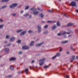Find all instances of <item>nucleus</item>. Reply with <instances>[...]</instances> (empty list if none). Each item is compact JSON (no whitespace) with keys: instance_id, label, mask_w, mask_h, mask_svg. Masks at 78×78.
Here are the masks:
<instances>
[{"instance_id":"41","label":"nucleus","mask_w":78,"mask_h":78,"mask_svg":"<svg viewBox=\"0 0 78 78\" xmlns=\"http://www.w3.org/2000/svg\"><path fill=\"white\" fill-rule=\"evenodd\" d=\"M56 58V56H55L53 57L52 58L53 59H55Z\"/></svg>"},{"instance_id":"33","label":"nucleus","mask_w":78,"mask_h":78,"mask_svg":"<svg viewBox=\"0 0 78 78\" xmlns=\"http://www.w3.org/2000/svg\"><path fill=\"white\" fill-rule=\"evenodd\" d=\"M6 5H5L2 6V9H4V8H6Z\"/></svg>"},{"instance_id":"60","label":"nucleus","mask_w":78,"mask_h":78,"mask_svg":"<svg viewBox=\"0 0 78 78\" xmlns=\"http://www.w3.org/2000/svg\"><path fill=\"white\" fill-rule=\"evenodd\" d=\"M76 12H78V10H76Z\"/></svg>"},{"instance_id":"58","label":"nucleus","mask_w":78,"mask_h":78,"mask_svg":"<svg viewBox=\"0 0 78 78\" xmlns=\"http://www.w3.org/2000/svg\"><path fill=\"white\" fill-rule=\"evenodd\" d=\"M39 39H37L36 40V41H39Z\"/></svg>"},{"instance_id":"56","label":"nucleus","mask_w":78,"mask_h":78,"mask_svg":"<svg viewBox=\"0 0 78 78\" xmlns=\"http://www.w3.org/2000/svg\"><path fill=\"white\" fill-rule=\"evenodd\" d=\"M76 58L77 59H78V56L76 57Z\"/></svg>"},{"instance_id":"6","label":"nucleus","mask_w":78,"mask_h":78,"mask_svg":"<svg viewBox=\"0 0 78 78\" xmlns=\"http://www.w3.org/2000/svg\"><path fill=\"white\" fill-rule=\"evenodd\" d=\"M29 48H30V47L29 46H27L25 45L23 46L22 47V49L23 50H28Z\"/></svg>"},{"instance_id":"22","label":"nucleus","mask_w":78,"mask_h":78,"mask_svg":"<svg viewBox=\"0 0 78 78\" xmlns=\"http://www.w3.org/2000/svg\"><path fill=\"white\" fill-rule=\"evenodd\" d=\"M30 10L32 11H34L35 10H36V9H35L34 7H33L32 8L30 9Z\"/></svg>"},{"instance_id":"24","label":"nucleus","mask_w":78,"mask_h":78,"mask_svg":"<svg viewBox=\"0 0 78 78\" xmlns=\"http://www.w3.org/2000/svg\"><path fill=\"white\" fill-rule=\"evenodd\" d=\"M29 15V14L28 13H26L23 15V16L24 17H27V16H28Z\"/></svg>"},{"instance_id":"63","label":"nucleus","mask_w":78,"mask_h":78,"mask_svg":"<svg viewBox=\"0 0 78 78\" xmlns=\"http://www.w3.org/2000/svg\"><path fill=\"white\" fill-rule=\"evenodd\" d=\"M6 46L4 45V47H6Z\"/></svg>"},{"instance_id":"37","label":"nucleus","mask_w":78,"mask_h":78,"mask_svg":"<svg viewBox=\"0 0 78 78\" xmlns=\"http://www.w3.org/2000/svg\"><path fill=\"white\" fill-rule=\"evenodd\" d=\"M47 22L48 23H53V21H48Z\"/></svg>"},{"instance_id":"47","label":"nucleus","mask_w":78,"mask_h":78,"mask_svg":"<svg viewBox=\"0 0 78 78\" xmlns=\"http://www.w3.org/2000/svg\"><path fill=\"white\" fill-rule=\"evenodd\" d=\"M64 36H63V37L64 38H66V35L65 34V35H63Z\"/></svg>"},{"instance_id":"19","label":"nucleus","mask_w":78,"mask_h":78,"mask_svg":"<svg viewBox=\"0 0 78 78\" xmlns=\"http://www.w3.org/2000/svg\"><path fill=\"white\" fill-rule=\"evenodd\" d=\"M34 43V41H32L31 42L30 44V46H33V45Z\"/></svg>"},{"instance_id":"25","label":"nucleus","mask_w":78,"mask_h":78,"mask_svg":"<svg viewBox=\"0 0 78 78\" xmlns=\"http://www.w3.org/2000/svg\"><path fill=\"white\" fill-rule=\"evenodd\" d=\"M57 26L58 27H59V26H60V23L58 21L57 22Z\"/></svg>"},{"instance_id":"54","label":"nucleus","mask_w":78,"mask_h":78,"mask_svg":"<svg viewBox=\"0 0 78 78\" xmlns=\"http://www.w3.org/2000/svg\"><path fill=\"white\" fill-rule=\"evenodd\" d=\"M34 60H33L32 61V63H34Z\"/></svg>"},{"instance_id":"7","label":"nucleus","mask_w":78,"mask_h":78,"mask_svg":"<svg viewBox=\"0 0 78 78\" xmlns=\"http://www.w3.org/2000/svg\"><path fill=\"white\" fill-rule=\"evenodd\" d=\"M56 28H57V26L56 25H54L52 27L51 30H55V29H56Z\"/></svg>"},{"instance_id":"61","label":"nucleus","mask_w":78,"mask_h":78,"mask_svg":"<svg viewBox=\"0 0 78 78\" xmlns=\"http://www.w3.org/2000/svg\"><path fill=\"white\" fill-rule=\"evenodd\" d=\"M58 1L59 2H61V0H58Z\"/></svg>"},{"instance_id":"30","label":"nucleus","mask_w":78,"mask_h":78,"mask_svg":"<svg viewBox=\"0 0 78 78\" xmlns=\"http://www.w3.org/2000/svg\"><path fill=\"white\" fill-rule=\"evenodd\" d=\"M48 25H46L44 27V28H48Z\"/></svg>"},{"instance_id":"12","label":"nucleus","mask_w":78,"mask_h":78,"mask_svg":"<svg viewBox=\"0 0 78 78\" xmlns=\"http://www.w3.org/2000/svg\"><path fill=\"white\" fill-rule=\"evenodd\" d=\"M14 40H15V37H12L10 39V42H14Z\"/></svg>"},{"instance_id":"49","label":"nucleus","mask_w":78,"mask_h":78,"mask_svg":"<svg viewBox=\"0 0 78 78\" xmlns=\"http://www.w3.org/2000/svg\"><path fill=\"white\" fill-rule=\"evenodd\" d=\"M22 54V52L20 51L19 52V54Z\"/></svg>"},{"instance_id":"23","label":"nucleus","mask_w":78,"mask_h":78,"mask_svg":"<svg viewBox=\"0 0 78 78\" xmlns=\"http://www.w3.org/2000/svg\"><path fill=\"white\" fill-rule=\"evenodd\" d=\"M68 42V41H64L62 42V44H66V43H67Z\"/></svg>"},{"instance_id":"53","label":"nucleus","mask_w":78,"mask_h":78,"mask_svg":"<svg viewBox=\"0 0 78 78\" xmlns=\"http://www.w3.org/2000/svg\"><path fill=\"white\" fill-rule=\"evenodd\" d=\"M62 48H61L60 50H59V51H62Z\"/></svg>"},{"instance_id":"4","label":"nucleus","mask_w":78,"mask_h":78,"mask_svg":"<svg viewBox=\"0 0 78 78\" xmlns=\"http://www.w3.org/2000/svg\"><path fill=\"white\" fill-rule=\"evenodd\" d=\"M67 33L66 32V31H62V33H59L57 34L58 36H60L62 35V36H63V35H65V34H66Z\"/></svg>"},{"instance_id":"51","label":"nucleus","mask_w":78,"mask_h":78,"mask_svg":"<svg viewBox=\"0 0 78 78\" xmlns=\"http://www.w3.org/2000/svg\"><path fill=\"white\" fill-rule=\"evenodd\" d=\"M66 78H69V76H66Z\"/></svg>"},{"instance_id":"34","label":"nucleus","mask_w":78,"mask_h":78,"mask_svg":"<svg viewBox=\"0 0 78 78\" xmlns=\"http://www.w3.org/2000/svg\"><path fill=\"white\" fill-rule=\"evenodd\" d=\"M70 48L72 50H73V51H75V49L73 48V47L70 46Z\"/></svg>"},{"instance_id":"2","label":"nucleus","mask_w":78,"mask_h":78,"mask_svg":"<svg viewBox=\"0 0 78 78\" xmlns=\"http://www.w3.org/2000/svg\"><path fill=\"white\" fill-rule=\"evenodd\" d=\"M18 6V4L17 3H14L11 5L9 7L10 8H14L15 7L17 6Z\"/></svg>"},{"instance_id":"31","label":"nucleus","mask_w":78,"mask_h":78,"mask_svg":"<svg viewBox=\"0 0 78 78\" xmlns=\"http://www.w3.org/2000/svg\"><path fill=\"white\" fill-rule=\"evenodd\" d=\"M3 25H4L3 24V25H0V28H3Z\"/></svg>"},{"instance_id":"13","label":"nucleus","mask_w":78,"mask_h":78,"mask_svg":"<svg viewBox=\"0 0 78 78\" xmlns=\"http://www.w3.org/2000/svg\"><path fill=\"white\" fill-rule=\"evenodd\" d=\"M25 34H26V31H23L20 34V35L23 36Z\"/></svg>"},{"instance_id":"55","label":"nucleus","mask_w":78,"mask_h":78,"mask_svg":"<svg viewBox=\"0 0 78 78\" xmlns=\"http://www.w3.org/2000/svg\"><path fill=\"white\" fill-rule=\"evenodd\" d=\"M5 44H7V41H5Z\"/></svg>"},{"instance_id":"45","label":"nucleus","mask_w":78,"mask_h":78,"mask_svg":"<svg viewBox=\"0 0 78 78\" xmlns=\"http://www.w3.org/2000/svg\"><path fill=\"white\" fill-rule=\"evenodd\" d=\"M73 60H72L71 61H73V60L75 59V56H73L72 57Z\"/></svg>"},{"instance_id":"64","label":"nucleus","mask_w":78,"mask_h":78,"mask_svg":"<svg viewBox=\"0 0 78 78\" xmlns=\"http://www.w3.org/2000/svg\"><path fill=\"white\" fill-rule=\"evenodd\" d=\"M77 65H78V63H77Z\"/></svg>"},{"instance_id":"27","label":"nucleus","mask_w":78,"mask_h":78,"mask_svg":"<svg viewBox=\"0 0 78 78\" xmlns=\"http://www.w3.org/2000/svg\"><path fill=\"white\" fill-rule=\"evenodd\" d=\"M28 33H33V31H32V30H30L28 31Z\"/></svg>"},{"instance_id":"28","label":"nucleus","mask_w":78,"mask_h":78,"mask_svg":"<svg viewBox=\"0 0 78 78\" xmlns=\"http://www.w3.org/2000/svg\"><path fill=\"white\" fill-rule=\"evenodd\" d=\"M63 15L66 17H69V16L66 15L65 14H63Z\"/></svg>"},{"instance_id":"17","label":"nucleus","mask_w":78,"mask_h":78,"mask_svg":"<svg viewBox=\"0 0 78 78\" xmlns=\"http://www.w3.org/2000/svg\"><path fill=\"white\" fill-rule=\"evenodd\" d=\"M12 75H9L8 76L5 77V78H12Z\"/></svg>"},{"instance_id":"14","label":"nucleus","mask_w":78,"mask_h":78,"mask_svg":"<svg viewBox=\"0 0 78 78\" xmlns=\"http://www.w3.org/2000/svg\"><path fill=\"white\" fill-rule=\"evenodd\" d=\"M39 16L40 17H41V18H43V17H44V14H43V13H41L40 14Z\"/></svg>"},{"instance_id":"5","label":"nucleus","mask_w":78,"mask_h":78,"mask_svg":"<svg viewBox=\"0 0 78 78\" xmlns=\"http://www.w3.org/2000/svg\"><path fill=\"white\" fill-rule=\"evenodd\" d=\"M72 6H76V3L74 1H72L71 3Z\"/></svg>"},{"instance_id":"38","label":"nucleus","mask_w":78,"mask_h":78,"mask_svg":"<svg viewBox=\"0 0 78 78\" xmlns=\"http://www.w3.org/2000/svg\"><path fill=\"white\" fill-rule=\"evenodd\" d=\"M16 13H13L12 14V16H16Z\"/></svg>"},{"instance_id":"29","label":"nucleus","mask_w":78,"mask_h":78,"mask_svg":"<svg viewBox=\"0 0 78 78\" xmlns=\"http://www.w3.org/2000/svg\"><path fill=\"white\" fill-rule=\"evenodd\" d=\"M49 67V66H44V69H46V68H48Z\"/></svg>"},{"instance_id":"35","label":"nucleus","mask_w":78,"mask_h":78,"mask_svg":"<svg viewBox=\"0 0 78 78\" xmlns=\"http://www.w3.org/2000/svg\"><path fill=\"white\" fill-rule=\"evenodd\" d=\"M44 34H48V31H44Z\"/></svg>"},{"instance_id":"39","label":"nucleus","mask_w":78,"mask_h":78,"mask_svg":"<svg viewBox=\"0 0 78 78\" xmlns=\"http://www.w3.org/2000/svg\"><path fill=\"white\" fill-rule=\"evenodd\" d=\"M29 8V6H27L26 7L25 9H28Z\"/></svg>"},{"instance_id":"40","label":"nucleus","mask_w":78,"mask_h":78,"mask_svg":"<svg viewBox=\"0 0 78 78\" xmlns=\"http://www.w3.org/2000/svg\"><path fill=\"white\" fill-rule=\"evenodd\" d=\"M66 53L67 55H69V54H70V52H69V51H66Z\"/></svg>"},{"instance_id":"11","label":"nucleus","mask_w":78,"mask_h":78,"mask_svg":"<svg viewBox=\"0 0 78 78\" xmlns=\"http://www.w3.org/2000/svg\"><path fill=\"white\" fill-rule=\"evenodd\" d=\"M73 25V24L72 23H69L67 25L65 26V27H70V26H72Z\"/></svg>"},{"instance_id":"62","label":"nucleus","mask_w":78,"mask_h":78,"mask_svg":"<svg viewBox=\"0 0 78 78\" xmlns=\"http://www.w3.org/2000/svg\"><path fill=\"white\" fill-rule=\"evenodd\" d=\"M0 58H2V56H0Z\"/></svg>"},{"instance_id":"48","label":"nucleus","mask_w":78,"mask_h":78,"mask_svg":"<svg viewBox=\"0 0 78 78\" xmlns=\"http://www.w3.org/2000/svg\"><path fill=\"white\" fill-rule=\"evenodd\" d=\"M48 11L49 12H53V11H51V10H48Z\"/></svg>"},{"instance_id":"57","label":"nucleus","mask_w":78,"mask_h":78,"mask_svg":"<svg viewBox=\"0 0 78 78\" xmlns=\"http://www.w3.org/2000/svg\"><path fill=\"white\" fill-rule=\"evenodd\" d=\"M0 20L1 22H3V20H2L0 19Z\"/></svg>"},{"instance_id":"36","label":"nucleus","mask_w":78,"mask_h":78,"mask_svg":"<svg viewBox=\"0 0 78 78\" xmlns=\"http://www.w3.org/2000/svg\"><path fill=\"white\" fill-rule=\"evenodd\" d=\"M10 69H11V70H14V67L12 66H10Z\"/></svg>"},{"instance_id":"44","label":"nucleus","mask_w":78,"mask_h":78,"mask_svg":"<svg viewBox=\"0 0 78 78\" xmlns=\"http://www.w3.org/2000/svg\"><path fill=\"white\" fill-rule=\"evenodd\" d=\"M9 36L8 35H6V37L7 39H9Z\"/></svg>"},{"instance_id":"50","label":"nucleus","mask_w":78,"mask_h":78,"mask_svg":"<svg viewBox=\"0 0 78 78\" xmlns=\"http://www.w3.org/2000/svg\"><path fill=\"white\" fill-rule=\"evenodd\" d=\"M32 17V16H31V15H30L29 16V18H31V17Z\"/></svg>"},{"instance_id":"3","label":"nucleus","mask_w":78,"mask_h":78,"mask_svg":"<svg viewBox=\"0 0 78 78\" xmlns=\"http://www.w3.org/2000/svg\"><path fill=\"white\" fill-rule=\"evenodd\" d=\"M37 29L39 33H41V32L42 28L41 27V26L40 25H38L37 26Z\"/></svg>"},{"instance_id":"43","label":"nucleus","mask_w":78,"mask_h":78,"mask_svg":"<svg viewBox=\"0 0 78 78\" xmlns=\"http://www.w3.org/2000/svg\"><path fill=\"white\" fill-rule=\"evenodd\" d=\"M11 45V43H9L7 44L6 46H10Z\"/></svg>"},{"instance_id":"32","label":"nucleus","mask_w":78,"mask_h":78,"mask_svg":"<svg viewBox=\"0 0 78 78\" xmlns=\"http://www.w3.org/2000/svg\"><path fill=\"white\" fill-rule=\"evenodd\" d=\"M18 74H20V73H23L22 71H19L18 72Z\"/></svg>"},{"instance_id":"1","label":"nucleus","mask_w":78,"mask_h":78,"mask_svg":"<svg viewBox=\"0 0 78 78\" xmlns=\"http://www.w3.org/2000/svg\"><path fill=\"white\" fill-rule=\"evenodd\" d=\"M45 58H43L39 60L40 62L39 64L40 66H43L44 64V62L45 61Z\"/></svg>"},{"instance_id":"16","label":"nucleus","mask_w":78,"mask_h":78,"mask_svg":"<svg viewBox=\"0 0 78 78\" xmlns=\"http://www.w3.org/2000/svg\"><path fill=\"white\" fill-rule=\"evenodd\" d=\"M23 30L22 29H20V30H16V32L17 33H21V32H22V31H23Z\"/></svg>"},{"instance_id":"52","label":"nucleus","mask_w":78,"mask_h":78,"mask_svg":"<svg viewBox=\"0 0 78 78\" xmlns=\"http://www.w3.org/2000/svg\"><path fill=\"white\" fill-rule=\"evenodd\" d=\"M23 11L22 10L21 12L20 13H23Z\"/></svg>"},{"instance_id":"26","label":"nucleus","mask_w":78,"mask_h":78,"mask_svg":"<svg viewBox=\"0 0 78 78\" xmlns=\"http://www.w3.org/2000/svg\"><path fill=\"white\" fill-rule=\"evenodd\" d=\"M60 55H61V54L60 53H58L57 54V55L56 56V57H57V56H60Z\"/></svg>"},{"instance_id":"8","label":"nucleus","mask_w":78,"mask_h":78,"mask_svg":"<svg viewBox=\"0 0 78 78\" xmlns=\"http://www.w3.org/2000/svg\"><path fill=\"white\" fill-rule=\"evenodd\" d=\"M39 11H36V10L33 11V14L34 15H37L39 14Z\"/></svg>"},{"instance_id":"59","label":"nucleus","mask_w":78,"mask_h":78,"mask_svg":"<svg viewBox=\"0 0 78 78\" xmlns=\"http://www.w3.org/2000/svg\"><path fill=\"white\" fill-rule=\"evenodd\" d=\"M71 35H69L68 36V37H71Z\"/></svg>"},{"instance_id":"10","label":"nucleus","mask_w":78,"mask_h":78,"mask_svg":"<svg viewBox=\"0 0 78 78\" xmlns=\"http://www.w3.org/2000/svg\"><path fill=\"white\" fill-rule=\"evenodd\" d=\"M67 31H68L69 32H66V34H70L71 33H72V31H71L70 30V29H68L67 30Z\"/></svg>"},{"instance_id":"46","label":"nucleus","mask_w":78,"mask_h":78,"mask_svg":"<svg viewBox=\"0 0 78 78\" xmlns=\"http://www.w3.org/2000/svg\"><path fill=\"white\" fill-rule=\"evenodd\" d=\"M17 42L18 43H20V42H21V40H18Z\"/></svg>"},{"instance_id":"21","label":"nucleus","mask_w":78,"mask_h":78,"mask_svg":"<svg viewBox=\"0 0 78 78\" xmlns=\"http://www.w3.org/2000/svg\"><path fill=\"white\" fill-rule=\"evenodd\" d=\"M9 0H2L1 1L2 2H9Z\"/></svg>"},{"instance_id":"15","label":"nucleus","mask_w":78,"mask_h":78,"mask_svg":"<svg viewBox=\"0 0 78 78\" xmlns=\"http://www.w3.org/2000/svg\"><path fill=\"white\" fill-rule=\"evenodd\" d=\"M5 51L6 52H9V49L8 48H5Z\"/></svg>"},{"instance_id":"42","label":"nucleus","mask_w":78,"mask_h":78,"mask_svg":"<svg viewBox=\"0 0 78 78\" xmlns=\"http://www.w3.org/2000/svg\"><path fill=\"white\" fill-rule=\"evenodd\" d=\"M37 9H38V10H39L41 11H43L42 9H40V8H39L38 7Z\"/></svg>"},{"instance_id":"20","label":"nucleus","mask_w":78,"mask_h":78,"mask_svg":"<svg viewBox=\"0 0 78 78\" xmlns=\"http://www.w3.org/2000/svg\"><path fill=\"white\" fill-rule=\"evenodd\" d=\"M16 58H15L12 57L10 59V61H15Z\"/></svg>"},{"instance_id":"9","label":"nucleus","mask_w":78,"mask_h":78,"mask_svg":"<svg viewBox=\"0 0 78 78\" xmlns=\"http://www.w3.org/2000/svg\"><path fill=\"white\" fill-rule=\"evenodd\" d=\"M43 44H44V42H42L40 43L37 44L36 45V47H40V46H41Z\"/></svg>"},{"instance_id":"18","label":"nucleus","mask_w":78,"mask_h":78,"mask_svg":"<svg viewBox=\"0 0 78 78\" xmlns=\"http://www.w3.org/2000/svg\"><path fill=\"white\" fill-rule=\"evenodd\" d=\"M24 72H25L26 74H27L28 72V69H26L25 70L23 71Z\"/></svg>"}]
</instances>
